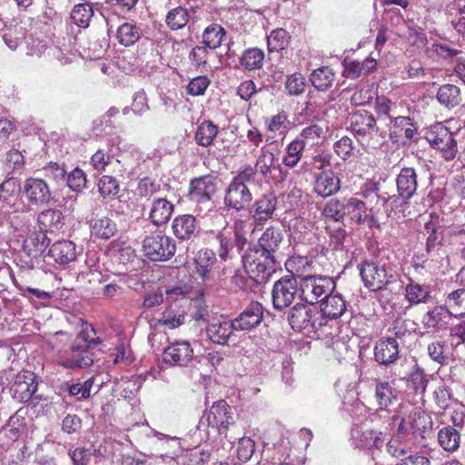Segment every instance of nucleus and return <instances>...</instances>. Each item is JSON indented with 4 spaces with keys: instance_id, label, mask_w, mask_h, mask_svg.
<instances>
[{
    "instance_id": "obj_61",
    "label": "nucleus",
    "mask_w": 465,
    "mask_h": 465,
    "mask_svg": "<svg viewBox=\"0 0 465 465\" xmlns=\"http://www.w3.org/2000/svg\"><path fill=\"white\" fill-rule=\"evenodd\" d=\"M255 450V443L249 437H242L239 439L236 455L241 462H247L250 460Z\"/></svg>"
},
{
    "instance_id": "obj_62",
    "label": "nucleus",
    "mask_w": 465,
    "mask_h": 465,
    "mask_svg": "<svg viewBox=\"0 0 465 465\" xmlns=\"http://www.w3.org/2000/svg\"><path fill=\"white\" fill-rule=\"evenodd\" d=\"M210 79L206 75H198L190 80L186 86V92L192 96L204 94L210 85Z\"/></svg>"
},
{
    "instance_id": "obj_26",
    "label": "nucleus",
    "mask_w": 465,
    "mask_h": 465,
    "mask_svg": "<svg viewBox=\"0 0 465 465\" xmlns=\"http://www.w3.org/2000/svg\"><path fill=\"white\" fill-rule=\"evenodd\" d=\"M398 193L405 199H411L418 186L416 171L411 167L402 168L396 179Z\"/></svg>"
},
{
    "instance_id": "obj_40",
    "label": "nucleus",
    "mask_w": 465,
    "mask_h": 465,
    "mask_svg": "<svg viewBox=\"0 0 465 465\" xmlns=\"http://www.w3.org/2000/svg\"><path fill=\"white\" fill-rule=\"evenodd\" d=\"M399 357V344L394 338H388L380 343V370H385L391 363H394Z\"/></svg>"
},
{
    "instance_id": "obj_51",
    "label": "nucleus",
    "mask_w": 465,
    "mask_h": 465,
    "mask_svg": "<svg viewBox=\"0 0 465 465\" xmlns=\"http://www.w3.org/2000/svg\"><path fill=\"white\" fill-rule=\"evenodd\" d=\"M97 187L104 199H114L119 193V183L111 175H103L98 181Z\"/></svg>"
},
{
    "instance_id": "obj_16",
    "label": "nucleus",
    "mask_w": 465,
    "mask_h": 465,
    "mask_svg": "<svg viewBox=\"0 0 465 465\" xmlns=\"http://www.w3.org/2000/svg\"><path fill=\"white\" fill-rule=\"evenodd\" d=\"M24 191L27 200L32 204H45L51 198L49 186L43 179L32 177L26 179Z\"/></svg>"
},
{
    "instance_id": "obj_4",
    "label": "nucleus",
    "mask_w": 465,
    "mask_h": 465,
    "mask_svg": "<svg viewBox=\"0 0 465 465\" xmlns=\"http://www.w3.org/2000/svg\"><path fill=\"white\" fill-rule=\"evenodd\" d=\"M216 262V254L213 250L203 248L197 252L193 259L194 269L191 277L200 291L212 287L214 282Z\"/></svg>"
},
{
    "instance_id": "obj_60",
    "label": "nucleus",
    "mask_w": 465,
    "mask_h": 465,
    "mask_svg": "<svg viewBox=\"0 0 465 465\" xmlns=\"http://www.w3.org/2000/svg\"><path fill=\"white\" fill-rule=\"evenodd\" d=\"M360 272L365 287L370 291H378V289L372 288L378 273V265L375 262H363Z\"/></svg>"
},
{
    "instance_id": "obj_15",
    "label": "nucleus",
    "mask_w": 465,
    "mask_h": 465,
    "mask_svg": "<svg viewBox=\"0 0 465 465\" xmlns=\"http://www.w3.org/2000/svg\"><path fill=\"white\" fill-rule=\"evenodd\" d=\"M277 197L272 193L268 192L262 194L252 203V217L258 223H262L272 218L277 206Z\"/></svg>"
},
{
    "instance_id": "obj_57",
    "label": "nucleus",
    "mask_w": 465,
    "mask_h": 465,
    "mask_svg": "<svg viewBox=\"0 0 465 465\" xmlns=\"http://www.w3.org/2000/svg\"><path fill=\"white\" fill-rule=\"evenodd\" d=\"M449 337L450 345L454 351L465 344V320L450 323Z\"/></svg>"
},
{
    "instance_id": "obj_20",
    "label": "nucleus",
    "mask_w": 465,
    "mask_h": 465,
    "mask_svg": "<svg viewBox=\"0 0 465 465\" xmlns=\"http://www.w3.org/2000/svg\"><path fill=\"white\" fill-rule=\"evenodd\" d=\"M234 329L233 321L213 319L206 327V333L209 339L217 344L224 345L227 343Z\"/></svg>"
},
{
    "instance_id": "obj_41",
    "label": "nucleus",
    "mask_w": 465,
    "mask_h": 465,
    "mask_svg": "<svg viewBox=\"0 0 465 465\" xmlns=\"http://www.w3.org/2000/svg\"><path fill=\"white\" fill-rule=\"evenodd\" d=\"M75 278V272L61 271L57 273H50L46 280L55 291H74L75 286L73 283Z\"/></svg>"
},
{
    "instance_id": "obj_55",
    "label": "nucleus",
    "mask_w": 465,
    "mask_h": 465,
    "mask_svg": "<svg viewBox=\"0 0 465 465\" xmlns=\"http://www.w3.org/2000/svg\"><path fill=\"white\" fill-rule=\"evenodd\" d=\"M446 306L450 308L453 317L465 316V292H450Z\"/></svg>"
},
{
    "instance_id": "obj_27",
    "label": "nucleus",
    "mask_w": 465,
    "mask_h": 465,
    "mask_svg": "<svg viewBox=\"0 0 465 465\" xmlns=\"http://www.w3.org/2000/svg\"><path fill=\"white\" fill-rule=\"evenodd\" d=\"M37 223L44 232H55L64 226V217L60 210L47 209L38 214Z\"/></svg>"
},
{
    "instance_id": "obj_52",
    "label": "nucleus",
    "mask_w": 465,
    "mask_h": 465,
    "mask_svg": "<svg viewBox=\"0 0 465 465\" xmlns=\"http://www.w3.org/2000/svg\"><path fill=\"white\" fill-rule=\"evenodd\" d=\"M294 261L292 258H290L285 262V267L289 273L274 282L272 291L296 290L297 279L294 273L292 272V267Z\"/></svg>"
},
{
    "instance_id": "obj_5",
    "label": "nucleus",
    "mask_w": 465,
    "mask_h": 465,
    "mask_svg": "<svg viewBox=\"0 0 465 465\" xmlns=\"http://www.w3.org/2000/svg\"><path fill=\"white\" fill-rule=\"evenodd\" d=\"M143 252L151 261H168L175 254L176 242L171 236L164 233H151L143 241Z\"/></svg>"
},
{
    "instance_id": "obj_17",
    "label": "nucleus",
    "mask_w": 465,
    "mask_h": 465,
    "mask_svg": "<svg viewBox=\"0 0 465 465\" xmlns=\"http://www.w3.org/2000/svg\"><path fill=\"white\" fill-rule=\"evenodd\" d=\"M340 188V178L331 170L322 171L315 177L313 191L322 198L333 195Z\"/></svg>"
},
{
    "instance_id": "obj_19",
    "label": "nucleus",
    "mask_w": 465,
    "mask_h": 465,
    "mask_svg": "<svg viewBox=\"0 0 465 465\" xmlns=\"http://www.w3.org/2000/svg\"><path fill=\"white\" fill-rule=\"evenodd\" d=\"M88 345L70 346L69 351H65V355L62 356L60 364L70 369L87 368L93 364V359L87 351Z\"/></svg>"
},
{
    "instance_id": "obj_31",
    "label": "nucleus",
    "mask_w": 465,
    "mask_h": 465,
    "mask_svg": "<svg viewBox=\"0 0 465 465\" xmlns=\"http://www.w3.org/2000/svg\"><path fill=\"white\" fill-rule=\"evenodd\" d=\"M382 199L383 211L388 218L399 220L407 216L405 213V209L409 208V199H405L399 193L398 195H388V197L382 196Z\"/></svg>"
},
{
    "instance_id": "obj_8",
    "label": "nucleus",
    "mask_w": 465,
    "mask_h": 465,
    "mask_svg": "<svg viewBox=\"0 0 465 465\" xmlns=\"http://www.w3.org/2000/svg\"><path fill=\"white\" fill-rule=\"evenodd\" d=\"M127 275H117L112 282H104V277L101 272L97 270H87L76 274L75 282L78 285L75 288L84 291H117L124 290L126 283Z\"/></svg>"
},
{
    "instance_id": "obj_49",
    "label": "nucleus",
    "mask_w": 465,
    "mask_h": 465,
    "mask_svg": "<svg viewBox=\"0 0 465 465\" xmlns=\"http://www.w3.org/2000/svg\"><path fill=\"white\" fill-rule=\"evenodd\" d=\"M291 35L283 28L272 30L267 36V46L269 52H279L285 49L290 43Z\"/></svg>"
},
{
    "instance_id": "obj_46",
    "label": "nucleus",
    "mask_w": 465,
    "mask_h": 465,
    "mask_svg": "<svg viewBox=\"0 0 465 465\" xmlns=\"http://www.w3.org/2000/svg\"><path fill=\"white\" fill-rule=\"evenodd\" d=\"M224 37V28L217 24H212L203 33V43L209 49L215 50L220 47Z\"/></svg>"
},
{
    "instance_id": "obj_47",
    "label": "nucleus",
    "mask_w": 465,
    "mask_h": 465,
    "mask_svg": "<svg viewBox=\"0 0 465 465\" xmlns=\"http://www.w3.org/2000/svg\"><path fill=\"white\" fill-rule=\"evenodd\" d=\"M460 440L459 431L450 426L444 427L438 432V441L447 451L456 450L460 446Z\"/></svg>"
},
{
    "instance_id": "obj_24",
    "label": "nucleus",
    "mask_w": 465,
    "mask_h": 465,
    "mask_svg": "<svg viewBox=\"0 0 465 465\" xmlns=\"http://www.w3.org/2000/svg\"><path fill=\"white\" fill-rule=\"evenodd\" d=\"M198 223L192 214L176 216L172 223L173 234L180 240H189L197 232Z\"/></svg>"
},
{
    "instance_id": "obj_37",
    "label": "nucleus",
    "mask_w": 465,
    "mask_h": 465,
    "mask_svg": "<svg viewBox=\"0 0 465 465\" xmlns=\"http://www.w3.org/2000/svg\"><path fill=\"white\" fill-rule=\"evenodd\" d=\"M142 36L141 28L133 23L122 24L116 31V39L119 44L125 46H133Z\"/></svg>"
},
{
    "instance_id": "obj_1",
    "label": "nucleus",
    "mask_w": 465,
    "mask_h": 465,
    "mask_svg": "<svg viewBox=\"0 0 465 465\" xmlns=\"http://www.w3.org/2000/svg\"><path fill=\"white\" fill-rule=\"evenodd\" d=\"M252 171L237 172L224 189L223 204L226 208L241 212L246 210L252 202V193L248 186L252 180Z\"/></svg>"
},
{
    "instance_id": "obj_18",
    "label": "nucleus",
    "mask_w": 465,
    "mask_h": 465,
    "mask_svg": "<svg viewBox=\"0 0 465 465\" xmlns=\"http://www.w3.org/2000/svg\"><path fill=\"white\" fill-rule=\"evenodd\" d=\"M263 318L262 306L259 302H252L233 321L235 331H249L258 326Z\"/></svg>"
},
{
    "instance_id": "obj_13",
    "label": "nucleus",
    "mask_w": 465,
    "mask_h": 465,
    "mask_svg": "<svg viewBox=\"0 0 465 465\" xmlns=\"http://www.w3.org/2000/svg\"><path fill=\"white\" fill-rule=\"evenodd\" d=\"M390 120V124H393V131H391L390 136H400L403 131V126L409 124L410 118L400 115L399 106L396 103H392L390 99L382 96L380 97V117Z\"/></svg>"
},
{
    "instance_id": "obj_30",
    "label": "nucleus",
    "mask_w": 465,
    "mask_h": 465,
    "mask_svg": "<svg viewBox=\"0 0 465 465\" xmlns=\"http://www.w3.org/2000/svg\"><path fill=\"white\" fill-rule=\"evenodd\" d=\"M283 240V232L280 227L269 226L258 239V246L267 253L273 255L280 248Z\"/></svg>"
},
{
    "instance_id": "obj_32",
    "label": "nucleus",
    "mask_w": 465,
    "mask_h": 465,
    "mask_svg": "<svg viewBox=\"0 0 465 465\" xmlns=\"http://www.w3.org/2000/svg\"><path fill=\"white\" fill-rule=\"evenodd\" d=\"M306 143L299 137L291 141L284 148L282 164L290 169L295 168L301 162Z\"/></svg>"
},
{
    "instance_id": "obj_54",
    "label": "nucleus",
    "mask_w": 465,
    "mask_h": 465,
    "mask_svg": "<svg viewBox=\"0 0 465 465\" xmlns=\"http://www.w3.org/2000/svg\"><path fill=\"white\" fill-rule=\"evenodd\" d=\"M191 306L193 309L192 317L196 322H206L209 315L208 306L204 299V292H198L197 295L191 300Z\"/></svg>"
},
{
    "instance_id": "obj_21",
    "label": "nucleus",
    "mask_w": 465,
    "mask_h": 465,
    "mask_svg": "<svg viewBox=\"0 0 465 465\" xmlns=\"http://www.w3.org/2000/svg\"><path fill=\"white\" fill-rule=\"evenodd\" d=\"M275 162V155L270 149L262 146L259 152V155L255 161L254 166L246 164L241 168L242 172L252 171V180H255L257 173L266 178L271 173Z\"/></svg>"
},
{
    "instance_id": "obj_59",
    "label": "nucleus",
    "mask_w": 465,
    "mask_h": 465,
    "mask_svg": "<svg viewBox=\"0 0 465 465\" xmlns=\"http://www.w3.org/2000/svg\"><path fill=\"white\" fill-rule=\"evenodd\" d=\"M327 233L331 239V245L333 246L334 250H341L343 247L344 241L347 237L346 230L335 223H328L325 227Z\"/></svg>"
},
{
    "instance_id": "obj_2",
    "label": "nucleus",
    "mask_w": 465,
    "mask_h": 465,
    "mask_svg": "<svg viewBox=\"0 0 465 465\" xmlns=\"http://www.w3.org/2000/svg\"><path fill=\"white\" fill-rule=\"evenodd\" d=\"M218 191V177L207 173L193 178L188 188V198L196 203L195 212L202 213L210 205Z\"/></svg>"
},
{
    "instance_id": "obj_11",
    "label": "nucleus",
    "mask_w": 465,
    "mask_h": 465,
    "mask_svg": "<svg viewBox=\"0 0 465 465\" xmlns=\"http://www.w3.org/2000/svg\"><path fill=\"white\" fill-rule=\"evenodd\" d=\"M361 205H363V202L354 197L332 198L326 203L322 214L336 223L341 222L347 214L360 209Z\"/></svg>"
},
{
    "instance_id": "obj_7",
    "label": "nucleus",
    "mask_w": 465,
    "mask_h": 465,
    "mask_svg": "<svg viewBox=\"0 0 465 465\" xmlns=\"http://www.w3.org/2000/svg\"><path fill=\"white\" fill-rule=\"evenodd\" d=\"M208 427L216 430L218 434L229 441H234L237 437H229L230 427L234 426L235 421L232 407L224 401H214L205 413Z\"/></svg>"
},
{
    "instance_id": "obj_38",
    "label": "nucleus",
    "mask_w": 465,
    "mask_h": 465,
    "mask_svg": "<svg viewBox=\"0 0 465 465\" xmlns=\"http://www.w3.org/2000/svg\"><path fill=\"white\" fill-rule=\"evenodd\" d=\"M218 134V126L210 120L203 121L194 134L195 143L203 147H209L213 144Z\"/></svg>"
},
{
    "instance_id": "obj_22",
    "label": "nucleus",
    "mask_w": 465,
    "mask_h": 465,
    "mask_svg": "<svg viewBox=\"0 0 465 465\" xmlns=\"http://www.w3.org/2000/svg\"><path fill=\"white\" fill-rule=\"evenodd\" d=\"M174 205L166 198H156L153 201L149 212V220L155 226L166 224L172 217Z\"/></svg>"
},
{
    "instance_id": "obj_35",
    "label": "nucleus",
    "mask_w": 465,
    "mask_h": 465,
    "mask_svg": "<svg viewBox=\"0 0 465 465\" xmlns=\"http://www.w3.org/2000/svg\"><path fill=\"white\" fill-rule=\"evenodd\" d=\"M310 81L318 91H327L335 81V73L329 66H321L312 71Z\"/></svg>"
},
{
    "instance_id": "obj_10",
    "label": "nucleus",
    "mask_w": 465,
    "mask_h": 465,
    "mask_svg": "<svg viewBox=\"0 0 465 465\" xmlns=\"http://www.w3.org/2000/svg\"><path fill=\"white\" fill-rule=\"evenodd\" d=\"M242 262L246 272L255 276L265 273L269 275L270 272L274 270L276 264L274 256L262 249L250 250L242 257Z\"/></svg>"
},
{
    "instance_id": "obj_39",
    "label": "nucleus",
    "mask_w": 465,
    "mask_h": 465,
    "mask_svg": "<svg viewBox=\"0 0 465 465\" xmlns=\"http://www.w3.org/2000/svg\"><path fill=\"white\" fill-rule=\"evenodd\" d=\"M116 232V223L108 217L99 218L91 225V233L97 239L108 240L112 238Z\"/></svg>"
},
{
    "instance_id": "obj_14",
    "label": "nucleus",
    "mask_w": 465,
    "mask_h": 465,
    "mask_svg": "<svg viewBox=\"0 0 465 465\" xmlns=\"http://www.w3.org/2000/svg\"><path fill=\"white\" fill-rule=\"evenodd\" d=\"M288 320L291 327L295 331H306L307 333H311L315 330L312 311L308 305L302 302H297L292 308Z\"/></svg>"
},
{
    "instance_id": "obj_9",
    "label": "nucleus",
    "mask_w": 465,
    "mask_h": 465,
    "mask_svg": "<svg viewBox=\"0 0 465 465\" xmlns=\"http://www.w3.org/2000/svg\"><path fill=\"white\" fill-rule=\"evenodd\" d=\"M194 356L193 349L187 341H175L164 348L163 361L170 367H187Z\"/></svg>"
},
{
    "instance_id": "obj_58",
    "label": "nucleus",
    "mask_w": 465,
    "mask_h": 465,
    "mask_svg": "<svg viewBox=\"0 0 465 465\" xmlns=\"http://www.w3.org/2000/svg\"><path fill=\"white\" fill-rule=\"evenodd\" d=\"M114 156L104 149H98L90 158L89 163L92 168L102 173L105 172L106 167L111 164Z\"/></svg>"
},
{
    "instance_id": "obj_48",
    "label": "nucleus",
    "mask_w": 465,
    "mask_h": 465,
    "mask_svg": "<svg viewBox=\"0 0 465 465\" xmlns=\"http://www.w3.org/2000/svg\"><path fill=\"white\" fill-rule=\"evenodd\" d=\"M188 10L182 6L171 9L165 17L166 25L173 31L183 28L189 22Z\"/></svg>"
},
{
    "instance_id": "obj_53",
    "label": "nucleus",
    "mask_w": 465,
    "mask_h": 465,
    "mask_svg": "<svg viewBox=\"0 0 465 465\" xmlns=\"http://www.w3.org/2000/svg\"><path fill=\"white\" fill-rule=\"evenodd\" d=\"M306 80L301 73H294L287 76L285 91L291 96H298L305 91Z\"/></svg>"
},
{
    "instance_id": "obj_45",
    "label": "nucleus",
    "mask_w": 465,
    "mask_h": 465,
    "mask_svg": "<svg viewBox=\"0 0 465 465\" xmlns=\"http://www.w3.org/2000/svg\"><path fill=\"white\" fill-rule=\"evenodd\" d=\"M437 99L440 104L446 107L453 108L461 102L460 91L454 84H444L439 88Z\"/></svg>"
},
{
    "instance_id": "obj_23",
    "label": "nucleus",
    "mask_w": 465,
    "mask_h": 465,
    "mask_svg": "<svg viewBox=\"0 0 465 465\" xmlns=\"http://www.w3.org/2000/svg\"><path fill=\"white\" fill-rule=\"evenodd\" d=\"M48 257L56 263L67 264L76 259V246L69 240L56 241L50 246Z\"/></svg>"
},
{
    "instance_id": "obj_6",
    "label": "nucleus",
    "mask_w": 465,
    "mask_h": 465,
    "mask_svg": "<svg viewBox=\"0 0 465 465\" xmlns=\"http://www.w3.org/2000/svg\"><path fill=\"white\" fill-rule=\"evenodd\" d=\"M248 223L244 220H237L233 223L232 228H224L217 235L220 243L219 256L225 261L230 252L234 249L238 252L242 251L247 243L246 227Z\"/></svg>"
},
{
    "instance_id": "obj_43",
    "label": "nucleus",
    "mask_w": 465,
    "mask_h": 465,
    "mask_svg": "<svg viewBox=\"0 0 465 465\" xmlns=\"http://www.w3.org/2000/svg\"><path fill=\"white\" fill-rule=\"evenodd\" d=\"M21 193L20 180L15 177H10L0 184V200L7 205H14V202L18 199Z\"/></svg>"
},
{
    "instance_id": "obj_44",
    "label": "nucleus",
    "mask_w": 465,
    "mask_h": 465,
    "mask_svg": "<svg viewBox=\"0 0 465 465\" xmlns=\"http://www.w3.org/2000/svg\"><path fill=\"white\" fill-rule=\"evenodd\" d=\"M264 61V52L256 47L246 49L240 57L241 65L248 70H259L262 67Z\"/></svg>"
},
{
    "instance_id": "obj_34",
    "label": "nucleus",
    "mask_w": 465,
    "mask_h": 465,
    "mask_svg": "<svg viewBox=\"0 0 465 465\" xmlns=\"http://www.w3.org/2000/svg\"><path fill=\"white\" fill-rule=\"evenodd\" d=\"M94 15L93 5L84 2L74 5L70 13V19L74 25L85 29L89 26Z\"/></svg>"
},
{
    "instance_id": "obj_63",
    "label": "nucleus",
    "mask_w": 465,
    "mask_h": 465,
    "mask_svg": "<svg viewBox=\"0 0 465 465\" xmlns=\"http://www.w3.org/2000/svg\"><path fill=\"white\" fill-rule=\"evenodd\" d=\"M398 403L396 391L388 383L380 384V410Z\"/></svg>"
},
{
    "instance_id": "obj_42",
    "label": "nucleus",
    "mask_w": 465,
    "mask_h": 465,
    "mask_svg": "<svg viewBox=\"0 0 465 465\" xmlns=\"http://www.w3.org/2000/svg\"><path fill=\"white\" fill-rule=\"evenodd\" d=\"M312 291H335L336 283L331 277L322 275H309L302 279L301 291L304 289Z\"/></svg>"
},
{
    "instance_id": "obj_36",
    "label": "nucleus",
    "mask_w": 465,
    "mask_h": 465,
    "mask_svg": "<svg viewBox=\"0 0 465 465\" xmlns=\"http://www.w3.org/2000/svg\"><path fill=\"white\" fill-rule=\"evenodd\" d=\"M289 123L288 114L283 110L264 119L265 129L273 136L285 137L289 131Z\"/></svg>"
},
{
    "instance_id": "obj_33",
    "label": "nucleus",
    "mask_w": 465,
    "mask_h": 465,
    "mask_svg": "<svg viewBox=\"0 0 465 465\" xmlns=\"http://www.w3.org/2000/svg\"><path fill=\"white\" fill-rule=\"evenodd\" d=\"M453 317L449 307L438 306L427 312L423 322L428 328L445 330L449 325V320Z\"/></svg>"
},
{
    "instance_id": "obj_50",
    "label": "nucleus",
    "mask_w": 465,
    "mask_h": 465,
    "mask_svg": "<svg viewBox=\"0 0 465 465\" xmlns=\"http://www.w3.org/2000/svg\"><path fill=\"white\" fill-rule=\"evenodd\" d=\"M411 428L414 430V433L418 432L421 438H424L425 433L432 429L431 417L424 411L415 410L411 414Z\"/></svg>"
},
{
    "instance_id": "obj_64",
    "label": "nucleus",
    "mask_w": 465,
    "mask_h": 465,
    "mask_svg": "<svg viewBox=\"0 0 465 465\" xmlns=\"http://www.w3.org/2000/svg\"><path fill=\"white\" fill-rule=\"evenodd\" d=\"M67 185L72 191L81 192L86 185V176L80 168H74L67 175Z\"/></svg>"
},
{
    "instance_id": "obj_29",
    "label": "nucleus",
    "mask_w": 465,
    "mask_h": 465,
    "mask_svg": "<svg viewBox=\"0 0 465 465\" xmlns=\"http://www.w3.org/2000/svg\"><path fill=\"white\" fill-rule=\"evenodd\" d=\"M46 233L43 231H35L31 232L24 241L23 252L29 258L39 257L49 242Z\"/></svg>"
},
{
    "instance_id": "obj_28",
    "label": "nucleus",
    "mask_w": 465,
    "mask_h": 465,
    "mask_svg": "<svg viewBox=\"0 0 465 465\" xmlns=\"http://www.w3.org/2000/svg\"><path fill=\"white\" fill-rule=\"evenodd\" d=\"M350 124L356 134L364 137L373 132L376 119L366 110H358L351 114Z\"/></svg>"
},
{
    "instance_id": "obj_3",
    "label": "nucleus",
    "mask_w": 465,
    "mask_h": 465,
    "mask_svg": "<svg viewBox=\"0 0 465 465\" xmlns=\"http://www.w3.org/2000/svg\"><path fill=\"white\" fill-rule=\"evenodd\" d=\"M425 139L445 161L450 162L456 158L457 141L454 134L444 124L439 123L431 125L425 133Z\"/></svg>"
},
{
    "instance_id": "obj_12",
    "label": "nucleus",
    "mask_w": 465,
    "mask_h": 465,
    "mask_svg": "<svg viewBox=\"0 0 465 465\" xmlns=\"http://www.w3.org/2000/svg\"><path fill=\"white\" fill-rule=\"evenodd\" d=\"M36 375L30 371H21L10 388L12 397L19 402H27L37 390Z\"/></svg>"
},
{
    "instance_id": "obj_25",
    "label": "nucleus",
    "mask_w": 465,
    "mask_h": 465,
    "mask_svg": "<svg viewBox=\"0 0 465 465\" xmlns=\"http://www.w3.org/2000/svg\"><path fill=\"white\" fill-rule=\"evenodd\" d=\"M320 309L324 318L337 319L346 310L345 301L340 293L329 292L320 301Z\"/></svg>"
},
{
    "instance_id": "obj_56",
    "label": "nucleus",
    "mask_w": 465,
    "mask_h": 465,
    "mask_svg": "<svg viewBox=\"0 0 465 465\" xmlns=\"http://www.w3.org/2000/svg\"><path fill=\"white\" fill-rule=\"evenodd\" d=\"M161 190V184L149 178V177H143L141 179L137 184L136 187V194L140 198H144L146 200H149L151 197H153L155 193L160 192Z\"/></svg>"
}]
</instances>
